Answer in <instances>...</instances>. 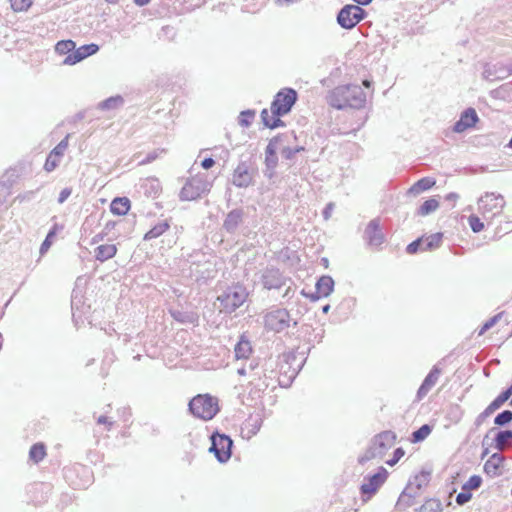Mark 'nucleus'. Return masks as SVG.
Segmentation results:
<instances>
[{"label": "nucleus", "mask_w": 512, "mask_h": 512, "mask_svg": "<svg viewBox=\"0 0 512 512\" xmlns=\"http://www.w3.org/2000/svg\"><path fill=\"white\" fill-rule=\"evenodd\" d=\"M328 103L338 110L345 108L361 109L365 106L366 94L359 85H340L329 93Z\"/></svg>", "instance_id": "1"}, {"label": "nucleus", "mask_w": 512, "mask_h": 512, "mask_svg": "<svg viewBox=\"0 0 512 512\" xmlns=\"http://www.w3.org/2000/svg\"><path fill=\"white\" fill-rule=\"evenodd\" d=\"M248 295L247 289L239 283L226 287L217 296L220 312L233 313L246 302Z\"/></svg>", "instance_id": "2"}, {"label": "nucleus", "mask_w": 512, "mask_h": 512, "mask_svg": "<svg viewBox=\"0 0 512 512\" xmlns=\"http://www.w3.org/2000/svg\"><path fill=\"white\" fill-rule=\"evenodd\" d=\"M188 408L194 417L208 421L219 412L218 399L209 394H198L189 401Z\"/></svg>", "instance_id": "3"}, {"label": "nucleus", "mask_w": 512, "mask_h": 512, "mask_svg": "<svg viewBox=\"0 0 512 512\" xmlns=\"http://www.w3.org/2000/svg\"><path fill=\"white\" fill-rule=\"evenodd\" d=\"M505 206V199L501 194L486 192L478 199V211L484 219H493L500 215Z\"/></svg>", "instance_id": "4"}, {"label": "nucleus", "mask_w": 512, "mask_h": 512, "mask_svg": "<svg viewBox=\"0 0 512 512\" xmlns=\"http://www.w3.org/2000/svg\"><path fill=\"white\" fill-rule=\"evenodd\" d=\"M366 16L361 5L347 4L339 10L336 21L341 28L351 30Z\"/></svg>", "instance_id": "5"}, {"label": "nucleus", "mask_w": 512, "mask_h": 512, "mask_svg": "<svg viewBox=\"0 0 512 512\" xmlns=\"http://www.w3.org/2000/svg\"><path fill=\"white\" fill-rule=\"evenodd\" d=\"M298 98L297 92L292 88L281 89L271 103V112L274 116L288 114Z\"/></svg>", "instance_id": "6"}, {"label": "nucleus", "mask_w": 512, "mask_h": 512, "mask_svg": "<svg viewBox=\"0 0 512 512\" xmlns=\"http://www.w3.org/2000/svg\"><path fill=\"white\" fill-rule=\"evenodd\" d=\"M210 440L211 446L209 451L215 455L220 463H226L232 455V439L226 434L214 432L210 436Z\"/></svg>", "instance_id": "7"}, {"label": "nucleus", "mask_w": 512, "mask_h": 512, "mask_svg": "<svg viewBox=\"0 0 512 512\" xmlns=\"http://www.w3.org/2000/svg\"><path fill=\"white\" fill-rule=\"evenodd\" d=\"M210 183L206 180L205 176L198 175L193 177L185 183L182 187L179 197L182 201H192L199 198L202 194L209 192Z\"/></svg>", "instance_id": "8"}, {"label": "nucleus", "mask_w": 512, "mask_h": 512, "mask_svg": "<svg viewBox=\"0 0 512 512\" xmlns=\"http://www.w3.org/2000/svg\"><path fill=\"white\" fill-rule=\"evenodd\" d=\"M388 478V471L384 467H379L374 475L365 476L360 486V493L363 501H368Z\"/></svg>", "instance_id": "9"}, {"label": "nucleus", "mask_w": 512, "mask_h": 512, "mask_svg": "<svg viewBox=\"0 0 512 512\" xmlns=\"http://www.w3.org/2000/svg\"><path fill=\"white\" fill-rule=\"evenodd\" d=\"M291 317L288 310L276 308L264 316V326L267 330L280 333L290 327Z\"/></svg>", "instance_id": "10"}, {"label": "nucleus", "mask_w": 512, "mask_h": 512, "mask_svg": "<svg viewBox=\"0 0 512 512\" xmlns=\"http://www.w3.org/2000/svg\"><path fill=\"white\" fill-rule=\"evenodd\" d=\"M287 278L275 267H267L261 274V283L267 290L279 289L286 285Z\"/></svg>", "instance_id": "11"}, {"label": "nucleus", "mask_w": 512, "mask_h": 512, "mask_svg": "<svg viewBox=\"0 0 512 512\" xmlns=\"http://www.w3.org/2000/svg\"><path fill=\"white\" fill-rule=\"evenodd\" d=\"M276 375L277 373L273 369L262 368L260 370L259 376H256L253 380H250V385L252 386L251 391L254 390V394L260 396V393L264 392L270 386L274 387Z\"/></svg>", "instance_id": "12"}, {"label": "nucleus", "mask_w": 512, "mask_h": 512, "mask_svg": "<svg viewBox=\"0 0 512 512\" xmlns=\"http://www.w3.org/2000/svg\"><path fill=\"white\" fill-rule=\"evenodd\" d=\"M512 73V68L503 63H495L490 64L487 63L484 65V69L482 72V77L490 82L503 80L509 77Z\"/></svg>", "instance_id": "13"}, {"label": "nucleus", "mask_w": 512, "mask_h": 512, "mask_svg": "<svg viewBox=\"0 0 512 512\" xmlns=\"http://www.w3.org/2000/svg\"><path fill=\"white\" fill-rule=\"evenodd\" d=\"M99 51V46L97 44H85L80 46L78 49H74L72 53L68 54L64 60V65H75L82 60L86 59L89 56L96 54Z\"/></svg>", "instance_id": "14"}, {"label": "nucleus", "mask_w": 512, "mask_h": 512, "mask_svg": "<svg viewBox=\"0 0 512 512\" xmlns=\"http://www.w3.org/2000/svg\"><path fill=\"white\" fill-rule=\"evenodd\" d=\"M364 238L367 241V244L371 247L378 248L382 245L384 242V234L381 231L380 220L378 218H375L368 223L364 231Z\"/></svg>", "instance_id": "15"}, {"label": "nucleus", "mask_w": 512, "mask_h": 512, "mask_svg": "<svg viewBox=\"0 0 512 512\" xmlns=\"http://www.w3.org/2000/svg\"><path fill=\"white\" fill-rule=\"evenodd\" d=\"M396 441V434L390 430L377 434L371 442L376 451L383 457L393 447Z\"/></svg>", "instance_id": "16"}, {"label": "nucleus", "mask_w": 512, "mask_h": 512, "mask_svg": "<svg viewBox=\"0 0 512 512\" xmlns=\"http://www.w3.org/2000/svg\"><path fill=\"white\" fill-rule=\"evenodd\" d=\"M479 121V117L474 108L465 109L458 121L455 122L453 126V131L456 133H462L467 129L473 128L476 123Z\"/></svg>", "instance_id": "17"}, {"label": "nucleus", "mask_w": 512, "mask_h": 512, "mask_svg": "<svg viewBox=\"0 0 512 512\" xmlns=\"http://www.w3.org/2000/svg\"><path fill=\"white\" fill-rule=\"evenodd\" d=\"M244 221V211L241 208L231 210L224 219L223 229L229 233L234 234L239 226Z\"/></svg>", "instance_id": "18"}, {"label": "nucleus", "mask_w": 512, "mask_h": 512, "mask_svg": "<svg viewBox=\"0 0 512 512\" xmlns=\"http://www.w3.org/2000/svg\"><path fill=\"white\" fill-rule=\"evenodd\" d=\"M505 460V456L501 453H493L484 464V472L491 478L500 476Z\"/></svg>", "instance_id": "19"}, {"label": "nucleus", "mask_w": 512, "mask_h": 512, "mask_svg": "<svg viewBox=\"0 0 512 512\" xmlns=\"http://www.w3.org/2000/svg\"><path fill=\"white\" fill-rule=\"evenodd\" d=\"M441 369L434 365L433 368L430 370L428 375L423 380L422 384L420 385L418 391H417V398L418 400L423 399L429 391L432 389V387L437 383L440 375H441Z\"/></svg>", "instance_id": "20"}, {"label": "nucleus", "mask_w": 512, "mask_h": 512, "mask_svg": "<svg viewBox=\"0 0 512 512\" xmlns=\"http://www.w3.org/2000/svg\"><path fill=\"white\" fill-rule=\"evenodd\" d=\"M252 183V174L246 163L241 162L233 172V184L239 188H246Z\"/></svg>", "instance_id": "21"}, {"label": "nucleus", "mask_w": 512, "mask_h": 512, "mask_svg": "<svg viewBox=\"0 0 512 512\" xmlns=\"http://www.w3.org/2000/svg\"><path fill=\"white\" fill-rule=\"evenodd\" d=\"M297 142V135L294 131H288L278 134L270 139L268 145H272L277 152L283 151V148L290 147Z\"/></svg>", "instance_id": "22"}, {"label": "nucleus", "mask_w": 512, "mask_h": 512, "mask_svg": "<svg viewBox=\"0 0 512 512\" xmlns=\"http://www.w3.org/2000/svg\"><path fill=\"white\" fill-rule=\"evenodd\" d=\"M263 424V418L260 414L250 415L242 425L241 433L247 439L255 436Z\"/></svg>", "instance_id": "23"}, {"label": "nucleus", "mask_w": 512, "mask_h": 512, "mask_svg": "<svg viewBox=\"0 0 512 512\" xmlns=\"http://www.w3.org/2000/svg\"><path fill=\"white\" fill-rule=\"evenodd\" d=\"M316 295H311L312 300H318L320 297L329 296L334 289V280L331 276H321L315 285Z\"/></svg>", "instance_id": "24"}, {"label": "nucleus", "mask_w": 512, "mask_h": 512, "mask_svg": "<svg viewBox=\"0 0 512 512\" xmlns=\"http://www.w3.org/2000/svg\"><path fill=\"white\" fill-rule=\"evenodd\" d=\"M117 247L114 244L99 245L94 250V256L97 261L105 262L116 255Z\"/></svg>", "instance_id": "25"}, {"label": "nucleus", "mask_w": 512, "mask_h": 512, "mask_svg": "<svg viewBox=\"0 0 512 512\" xmlns=\"http://www.w3.org/2000/svg\"><path fill=\"white\" fill-rule=\"evenodd\" d=\"M429 481L430 473L422 471L419 474H417L412 480L409 481V484L405 489H408L412 492H418L420 494L422 488L426 487Z\"/></svg>", "instance_id": "26"}, {"label": "nucleus", "mask_w": 512, "mask_h": 512, "mask_svg": "<svg viewBox=\"0 0 512 512\" xmlns=\"http://www.w3.org/2000/svg\"><path fill=\"white\" fill-rule=\"evenodd\" d=\"M419 496L418 492H412L405 489L398 498L396 503V509L398 511H405L412 505H414V499Z\"/></svg>", "instance_id": "27"}, {"label": "nucleus", "mask_w": 512, "mask_h": 512, "mask_svg": "<svg viewBox=\"0 0 512 512\" xmlns=\"http://www.w3.org/2000/svg\"><path fill=\"white\" fill-rule=\"evenodd\" d=\"M436 184V180L431 177H423L416 181L408 190L409 194L418 195L431 189Z\"/></svg>", "instance_id": "28"}, {"label": "nucleus", "mask_w": 512, "mask_h": 512, "mask_svg": "<svg viewBox=\"0 0 512 512\" xmlns=\"http://www.w3.org/2000/svg\"><path fill=\"white\" fill-rule=\"evenodd\" d=\"M130 209V200L127 197H117L112 200L110 211L115 215H125Z\"/></svg>", "instance_id": "29"}, {"label": "nucleus", "mask_w": 512, "mask_h": 512, "mask_svg": "<svg viewBox=\"0 0 512 512\" xmlns=\"http://www.w3.org/2000/svg\"><path fill=\"white\" fill-rule=\"evenodd\" d=\"M171 317L182 324H194L198 320V316L194 312L182 311V310H170Z\"/></svg>", "instance_id": "30"}, {"label": "nucleus", "mask_w": 512, "mask_h": 512, "mask_svg": "<svg viewBox=\"0 0 512 512\" xmlns=\"http://www.w3.org/2000/svg\"><path fill=\"white\" fill-rule=\"evenodd\" d=\"M141 188L145 195L153 198L157 197L161 192V184L156 178L145 179L141 184Z\"/></svg>", "instance_id": "31"}, {"label": "nucleus", "mask_w": 512, "mask_h": 512, "mask_svg": "<svg viewBox=\"0 0 512 512\" xmlns=\"http://www.w3.org/2000/svg\"><path fill=\"white\" fill-rule=\"evenodd\" d=\"M234 352L237 359H247L252 352L250 341L245 336H241L235 345Z\"/></svg>", "instance_id": "32"}, {"label": "nucleus", "mask_w": 512, "mask_h": 512, "mask_svg": "<svg viewBox=\"0 0 512 512\" xmlns=\"http://www.w3.org/2000/svg\"><path fill=\"white\" fill-rule=\"evenodd\" d=\"M512 441V430H499L494 439L493 446L497 450L501 451L505 449L507 444Z\"/></svg>", "instance_id": "33"}, {"label": "nucleus", "mask_w": 512, "mask_h": 512, "mask_svg": "<svg viewBox=\"0 0 512 512\" xmlns=\"http://www.w3.org/2000/svg\"><path fill=\"white\" fill-rule=\"evenodd\" d=\"M169 227L170 224L167 220L157 223L148 232L145 233L144 240L149 241L160 237L169 229Z\"/></svg>", "instance_id": "34"}, {"label": "nucleus", "mask_w": 512, "mask_h": 512, "mask_svg": "<svg viewBox=\"0 0 512 512\" xmlns=\"http://www.w3.org/2000/svg\"><path fill=\"white\" fill-rule=\"evenodd\" d=\"M124 99L120 95L109 97L98 104L100 110H115L123 106Z\"/></svg>", "instance_id": "35"}, {"label": "nucleus", "mask_w": 512, "mask_h": 512, "mask_svg": "<svg viewBox=\"0 0 512 512\" xmlns=\"http://www.w3.org/2000/svg\"><path fill=\"white\" fill-rule=\"evenodd\" d=\"M442 238V233H435L427 237H423L424 244L422 247V251H432L434 249L439 248L440 245L442 244Z\"/></svg>", "instance_id": "36"}, {"label": "nucleus", "mask_w": 512, "mask_h": 512, "mask_svg": "<svg viewBox=\"0 0 512 512\" xmlns=\"http://www.w3.org/2000/svg\"><path fill=\"white\" fill-rule=\"evenodd\" d=\"M64 226L63 225H60L58 223H55L51 229L49 230L45 240L42 242L41 244V247H40V253L43 254L45 253L51 246L52 244V241H53V238L56 236V234L63 230Z\"/></svg>", "instance_id": "37"}, {"label": "nucleus", "mask_w": 512, "mask_h": 512, "mask_svg": "<svg viewBox=\"0 0 512 512\" xmlns=\"http://www.w3.org/2000/svg\"><path fill=\"white\" fill-rule=\"evenodd\" d=\"M205 258H206V255L200 250H195L187 256V258L185 259V262L187 265H189V269L191 270V272H190L191 275L194 274L192 267L194 265L199 266L201 263H206Z\"/></svg>", "instance_id": "38"}, {"label": "nucleus", "mask_w": 512, "mask_h": 512, "mask_svg": "<svg viewBox=\"0 0 512 512\" xmlns=\"http://www.w3.org/2000/svg\"><path fill=\"white\" fill-rule=\"evenodd\" d=\"M439 207V201L435 198H430L426 200L417 210V214L420 216H427L434 211H436Z\"/></svg>", "instance_id": "39"}, {"label": "nucleus", "mask_w": 512, "mask_h": 512, "mask_svg": "<svg viewBox=\"0 0 512 512\" xmlns=\"http://www.w3.org/2000/svg\"><path fill=\"white\" fill-rule=\"evenodd\" d=\"M264 164L267 168H276L278 165L277 150L273 149L272 145L266 146Z\"/></svg>", "instance_id": "40"}, {"label": "nucleus", "mask_w": 512, "mask_h": 512, "mask_svg": "<svg viewBox=\"0 0 512 512\" xmlns=\"http://www.w3.org/2000/svg\"><path fill=\"white\" fill-rule=\"evenodd\" d=\"M416 511L417 512H441L442 511V503L438 499H428Z\"/></svg>", "instance_id": "41"}, {"label": "nucleus", "mask_w": 512, "mask_h": 512, "mask_svg": "<svg viewBox=\"0 0 512 512\" xmlns=\"http://www.w3.org/2000/svg\"><path fill=\"white\" fill-rule=\"evenodd\" d=\"M46 455L45 446L42 443H36L32 445L29 451V457L35 463L40 462Z\"/></svg>", "instance_id": "42"}, {"label": "nucleus", "mask_w": 512, "mask_h": 512, "mask_svg": "<svg viewBox=\"0 0 512 512\" xmlns=\"http://www.w3.org/2000/svg\"><path fill=\"white\" fill-rule=\"evenodd\" d=\"M76 43L73 40H61L55 45V51L60 55H68L74 51Z\"/></svg>", "instance_id": "43"}, {"label": "nucleus", "mask_w": 512, "mask_h": 512, "mask_svg": "<svg viewBox=\"0 0 512 512\" xmlns=\"http://www.w3.org/2000/svg\"><path fill=\"white\" fill-rule=\"evenodd\" d=\"M432 427L428 424L422 425L419 429L412 433V441L418 443L423 441L431 433Z\"/></svg>", "instance_id": "44"}, {"label": "nucleus", "mask_w": 512, "mask_h": 512, "mask_svg": "<svg viewBox=\"0 0 512 512\" xmlns=\"http://www.w3.org/2000/svg\"><path fill=\"white\" fill-rule=\"evenodd\" d=\"M305 147L302 145H298L294 143L290 147L283 148V151L280 152L281 156L286 160L294 159L295 155L301 151H304Z\"/></svg>", "instance_id": "45"}, {"label": "nucleus", "mask_w": 512, "mask_h": 512, "mask_svg": "<svg viewBox=\"0 0 512 512\" xmlns=\"http://www.w3.org/2000/svg\"><path fill=\"white\" fill-rule=\"evenodd\" d=\"M375 458H379L381 459V455L376 451V448H374L371 444L370 446L366 449V451L358 458V462L360 464H365L366 462L372 460V459H375Z\"/></svg>", "instance_id": "46"}, {"label": "nucleus", "mask_w": 512, "mask_h": 512, "mask_svg": "<svg viewBox=\"0 0 512 512\" xmlns=\"http://www.w3.org/2000/svg\"><path fill=\"white\" fill-rule=\"evenodd\" d=\"M512 421V411L504 410L496 415L494 418V424L500 427L506 426Z\"/></svg>", "instance_id": "47"}, {"label": "nucleus", "mask_w": 512, "mask_h": 512, "mask_svg": "<svg viewBox=\"0 0 512 512\" xmlns=\"http://www.w3.org/2000/svg\"><path fill=\"white\" fill-rule=\"evenodd\" d=\"M482 484V478L479 475L471 476L462 486V490H476Z\"/></svg>", "instance_id": "48"}, {"label": "nucleus", "mask_w": 512, "mask_h": 512, "mask_svg": "<svg viewBox=\"0 0 512 512\" xmlns=\"http://www.w3.org/2000/svg\"><path fill=\"white\" fill-rule=\"evenodd\" d=\"M255 117L254 110H244L240 113L239 124L243 127H249Z\"/></svg>", "instance_id": "49"}, {"label": "nucleus", "mask_w": 512, "mask_h": 512, "mask_svg": "<svg viewBox=\"0 0 512 512\" xmlns=\"http://www.w3.org/2000/svg\"><path fill=\"white\" fill-rule=\"evenodd\" d=\"M468 223H469V226H470L471 230L474 233H479V232H481L484 229L483 222L476 215H470L468 217Z\"/></svg>", "instance_id": "50"}, {"label": "nucleus", "mask_w": 512, "mask_h": 512, "mask_svg": "<svg viewBox=\"0 0 512 512\" xmlns=\"http://www.w3.org/2000/svg\"><path fill=\"white\" fill-rule=\"evenodd\" d=\"M69 134L64 138L62 139L58 145L51 151V154H53L54 156H56L57 158H60L63 156L64 152L66 151L67 147H68V139H69Z\"/></svg>", "instance_id": "51"}, {"label": "nucleus", "mask_w": 512, "mask_h": 512, "mask_svg": "<svg viewBox=\"0 0 512 512\" xmlns=\"http://www.w3.org/2000/svg\"><path fill=\"white\" fill-rule=\"evenodd\" d=\"M11 7L14 11L20 12L27 10L31 5L33 0H10Z\"/></svg>", "instance_id": "52"}, {"label": "nucleus", "mask_w": 512, "mask_h": 512, "mask_svg": "<svg viewBox=\"0 0 512 512\" xmlns=\"http://www.w3.org/2000/svg\"><path fill=\"white\" fill-rule=\"evenodd\" d=\"M423 244H424L423 237L418 238L407 245L406 252L408 254H415L418 251H422Z\"/></svg>", "instance_id": "53"}, {"label": "nucleus", "mask_w": 512, "mask_h": 512, "mask_svg": "<svg viewBox=\"0 0 512 512\" xmlns=\"http://www.w3.org/2000/svg\"><path fill=\"white\" fill-rule=\"evenodd\" d=\"M502 317V313H498L491 317L489 320H487L481 329L479 330V335L484 334L486 331H488L490 328H492Z\"/></svg>", "instance_id": "54"}, {"label": "nucleus", "mask_w": 512, "mask_h": 512, "mask_svg": "<svg viewBox=\"0 0 512 512\" xmlns=\"http://www.w3.org/2000/svg\"><path fill=\"white\" fill-rule=\"evenodd\" d=\"M165 150L164 149H156V150H153L151 152H149L146 157L144 159H142L141 161H139V165H146V164H149V163H152L153 161H155L161 153H163Z\"/></svg>", "instance_id": "55"}, {"label": "nucleus", "mask_w": 512, "mask_h": 512, "mask_svg": "<svg viewBox=\"0 0 512 512\" xmlns=\"http://www.w3.org/2000/svg\"><path fill=\"white\" fill-rule=\"evenodd\" d=\"M246 368L248 370V376L250 377V380H253L254 377L259 376L260 370L262 368L259 367L258 362L252 360L248 365H246Z\"/></svg>", "instance_id": "56"}, {"label": "nucleus", "mask_w": 512, "mask_h": 512, "mask_svg": "<svg viewBox=\"0 0 512 512\" xmlns=\"http://www.w3.org/2000/svg\"><path fill=\"white\" fill-rule=\"evenodd\" d=\"M11 184L7 182H0V206L6 201L10 195Z\"/></svg>", "instance_id": "57"}, {"label": "nucleus", "mask_w": 512, "mask_h": 512, "mask_svg": "<svg viewBox=\"0 0 512 512\" xmlns=\"http://www.w3.org/2000/svg\"><path fill=\"white\" fill-rule=\"evenodd\" d=\"M472 498V493L468 490H462L457 496H456V503L459 506H463L466 503H468Z\"/></svg>", "instance_id": "58"}, {"label": "nucleus", "mask_w": 512, "mask_h": 512, "mask_svg": "<svg viewBox=\"0 0 512 512\" xmlns=\"http://www.w3.org/2000/svg\"><path fill=\"white\" fill-rule=\"evenodd\" d=\"M59 159L60 158H57L56 156L50 153L44 165L45 170L48 172L54 170L59 164Z\"/></svg>", "instance_id": "59"}, {"label": "nucleus", "mask_w": 512, "mask_h": 512, "mask_svg": "<svg viewBox=\"0 0 512 512\" xmlns=\"http://www.w3.org/2000/svg\"><path fill=\"white\" fill-rule=\"evenodd\" d=\"M492 414L493 412L486 407L485 410L481 412L475 419L474 425L476 426V428H479L484 423V421Z\"/></svg>", "instance_id": "60"}, {"label": "nucleus", "mask_w": 512, "mask_h": 512, "mask_svg": "<svg viewBox=\"0 0 512 512\" xmlns=\"http://www.w3.org/2000/svg\"><path fill=\"white\" fill-rule=\"evenodd\" d=\"M404 454L405 452L403 448L399 447L394 450L393 457L389 459L386 463L389 466H394L404 456Z\"/></svg>", "instance_id": "61"}, {"label": "nucleus", "mask_w": 512, "mask_h": 512, "mask_svg": "<svg viewBox=\"0 0 512 512\" xmlns=\"http://www.w3.org/2000/svg\"><path fill=\"white\" fill-rule=\"evenodd\" d=\"M81 300L78 299V295L73 293L72 300H71V309H72V315L73 318L76 319L77 317V311L79 310V304Z\"/></svg>", "instance_id": "62"}, {"label": "nucleus", "mask_w": 512, "mask_h": 512, "mask_svg": "<svg viewBox=\"0 0 512 512\" xmlns=\"http://www.w3.org/2000/svg\"><path fill=\"white\" fill-rule=\"evenodd\" d=\"M71 193H72V189L69 187L62 189L59 194V197H58V203L63 204L69 198Z\"/></svg>", "instance_id": "63"}, {"label": "nucleus", "mask_w": 512, "mask_h": 512, "mask_svg": "<svg viewBox=\"0 0 512 512\" xmlns=\"http://www.w3.org/2000/svg\"><path fill=\"white\" fill-rule=\"evenodd\" d=\"M504 402L501 401V399L497 396L488 406L487 408L492 411L493 413L498 410Z\"/></svg>", "instance_id": "64"}]
</instances>
